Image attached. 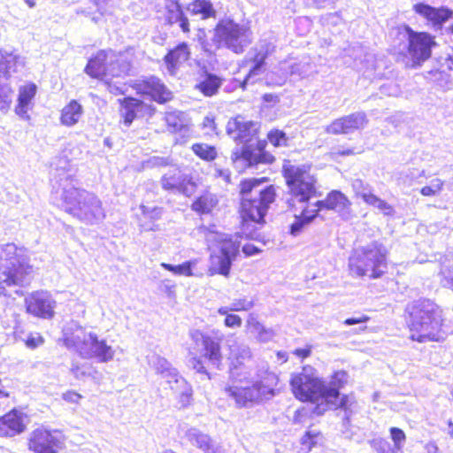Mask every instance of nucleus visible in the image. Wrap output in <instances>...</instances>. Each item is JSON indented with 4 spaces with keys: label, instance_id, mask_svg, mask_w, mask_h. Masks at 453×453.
<instances>
[{
    "label": "nucleus",
    "instance_id": "774afa93",
    "mask_svg": "<svg viewBox=\"0 0 453 453\" xmlns=\"http://www.w3.org/2000/svg\"><path fill=\"white\" fill-rule=\"evenodd\" d=\"M443 186V181L441 179H433L430 182L429 187L434 190V192L437 194L439 193Z\"/></svg>",
    "mask_w": 453,
    "mask_h": 453
},
{
    "label": "nucleus",
    "instance_id": "864d4df0",
    "mask_svg": "<svg viewBox=\"0 0 453 453\" xmlns=\"http://www.w3.org/2000/svg\"><path fill=\"white\" fill-rule=\"evenodd\" d=\"M254 303L252 301H249L246 298L234 299L229 309L231 311H249L253 307Z\"/></svg>",
    "mask_w": 453,
    "mask_h": 453
},
{
    "label": "nucleus",
    "instance_id": "79ce46f5",
    "mask_svg": "<svg viewBox=\"0 0 453 453\" xmlns=\"http://www.w3.org/2000/svg\"><path fill=\"white\" fill-rule=\"evenodd\" d=\"M161 266L176 275H185V276H191L193 274L192 273V266L193 263L191 261H186L181 265H173L167 263H162Z\"/></svg>",
    "mask_w": 453,
    "mask_h": 453
},
{
    "label": "nucleus",
    "instance_id": "4be33fe9",
    "mask_svg": "<svg viewBox=\"0 0 453 453\" xmlns=\"http://www.w3.org/2000/svg\"><path fill=\"white\" fill-rule=\"evenodd\" d=\"M161 184L165 190L185 196H189L194 189V184L177 169L164 174L161 178Z\"/></svg>",
    "mask_w": 453,
    "mask_h": 453
},
{
    "label": "nucleus",
    "instance_id": "13d9d810",
    "mask_svg": "<svg viewBox=\"0 0 453 453\" xmlns=\"http://www.w3.org/2000/svg\"><path fill=\"white\" fill-rule=\"evenodd\" d=\"M380 90L382 95L387 96H397L399 92L398 88L393 83L384 84L380 86Z\"/></svg>",
    "mask_w": 453,
    "mask_h": 453
},
{
    "label": "nucleus",
    "instance_id": "b1692460",
    "mask_svg": "<svg viewBox=\"0 0 453 453\" xmlns=\"http://www.w3.org/2000/svg\"><path fill=\"white\" fill-rule=\"evenodd\" d=\"M413 10L438 28L453 17L452 10L443 6L436 8L425 3L414 4Z\"/></svg>",
    "mask_w": 453,
    "mask_h": 453
},
{
    "label": "nucleus",
    "instance_id": "338daca9",
    "mask_svg": "<svg viewBox=\"0 0 453 453\" xmlns=\"http://www.w3.org/2000/svg\"><path fill=\"white\" fill-rule=\"evenodd\" d=\"M293 353L298 357L305 358L311 355V347H307L304 349H296Z\"/></svg>",
    "mask_w": 453,
    "mask_h": 453
},
{
    "label": "nucleus",
    "instance_id": "8fccbe9b",
    "mask_svg": "<svg viewBox=\"0 0 453 453\" xmlns=\"http://www.w3.org/2000/svg\"><path fill=\"white\" fill-rule=\"evenodd\" d=\"M92 366L89 364L77 365L73 364L71 368L72 374L78 380H83L91 375Z\"/></svg>",
    "mask_w": 453,
    "mask_h": 453
},
{
    "label": "nucleus",
    "instance_id": "f03ea898",
    "mask_svg": "<svg viewBox=\"0 0 453 453\" xmlns=\"http://www.w3.org/2000/svg\"><path fill=\"white\" fill-rule=\"evenodd\" d=\"M69 162L61 157L51 178V200L81 221L94 225L101 222L104 210L101 200L92 192L76 188Z\"/></svg>",
    "mask_w": 453,
    "mask_h": 453
},
{
    "label": "nucleus",
    "instance_id": "2eb2a0df",
    "mask_svg": "<svg viewBox=\"0 0 453 453\" xmlns=\"http://www.w3.org/2000/svg\"><path fill=\"white\" fill-rule=\"evenodd\" d=\"M408 40V52L415 64H420L431 56L432 47L436 43L434 37L425 32L413 31L409 26H404Z\"/></svg>",
    "mask_w": 453,
    "mask_h": 453
},
{
    "label": "nucleus",
    "instance_id": "e433bc0d",
    "mask_svg": "<svg viewBox=\"0 0 453 453\" xmlns=\"http://www.w3.org/2000/svg\"><path fill=\"white\" fill-rule=\"evenodd\" d=\"M363 200L369 205L378 208L384 215L391 216L395 213L394 208L386 201L380 199L372 193H363L361 195Z\"/></svg>",
    "mask_w": 453,
    "mask_h": 453
},
{
    "label": "nucleus",
    "instance_id": "49530a36",
    "mask_svg": "<svg viewBox=\"0 0 453 453\" xmlns=\"http://www.w3.org/2000/svg\"><path fill=\"white\" fill-rule=\"evenodd\" d=\"M371 448L377 453H397L389 441L383 438H374L369 441Z\"/></svg>",
    "mask_w": 453,
    "mask_h": 453
},
{
    "label": "nucleus",
    "instance_id": "6e6d98bb",
    "mask_svg": "<svg viewBox=\"0 0 453 453\" xmlns=\"http://www.w3.org/2000/svg\"><path fill=\"white\" fill-rule=\"evenodd\" d=\"M242 320L240 316L235 314H228L225 318L224 324L227 327H240Z\"/></svg>",
    "mask_w": 453,
    "mask_h": 453
},
{
    "label": "nucleus",
    "instance_id": "6e6552de",
    "mask_svg": "<svg viewBox=\"0 0 453 453\" xmlns=\"http://www.w3.org/2000/svg\"><path fill=\"white\" fill-rule=\"evenodd\" d=\"M387 248L377 241L357 248L349 258V271L357 277L380 278L387 269Z\"/></svg>",
    "mask_w": 453,
    "mask_h": 453
},
{
    "label": "nucleus",
    "instance_id": "f8f14e48",
    "mask_svg": "<svg viewBox=\"0 0 453 453\" xmlns=\"http://www.w3.org/2000/svg\"><path fill=\"white\" fill-rule=\"evenodd\" d=\"M216 241L219 244V253L211 255L209 274H220L228 277L233 262L240 253V236L238 234H218Z\"/></svg>",
    "mask_w": 453,
    "mask_h": 453
},
{
    "label": "nucleus",
    "instance_id": "5701e85b",
    "mask_svg": "<svg viewBox=\"0 0 453 453\" xmlns=\"http://www.w3.org/2000/svg\"><path fill=\"white\" fill-rule=\"evenodd\" d=\"M271 51L270 44H260L259 47L253 49L250 54H252L250 61L252 66L249 73L242 82L241 87L244 89L249 83H254V77L260 75L265 69V59L268 58Z\"/></svg>",
    "mask_w": 453,
    "mask_h": 453
},
{
    "label": "nucleus",
    "instance_id": "bb28decb",
    "mask_svg": "<svg viewBox=\"0 0 453 453\" xmlns=\"http://www.w3.org/2000/svg\"><path fill=\"white\" fill-rule=\"evenodd\" d=\"M185 438L192 445L202 450L203 453H220L219 445L211 437L196 427L188 429Z\"/></svg>",
    "mask_w": 453,
    "mask_h": 453
},
{
    "label": "nucleus",
    "instance_id": "dca6fc26",
    "mask_svg": "<svg viewBox=\"0 0 453 453\" xmlns=\"http://www.w3.org/2000/svg\"><path fill=\"white\" fill-rule=\"evenodd\" d=\"M65 446V436L58 430L37 428L30 437V449L35 453H58Z\"/></svg>",
    "mask_w": 453,
    "mask_h": 453
},
{
    "label": "nucleus",
    "instance_id": "f704fd0d",
    "mask_svg": "<svg viewBox=\"0 0 453 453\" xmlns=\"http://www.w3.org/2000/svg\"><path fill=\"white\" fill-rule=\"evenodd\" d=\"M186 10L192 15H199L202 19L216 15V11L210 0H194L187 5Z\"/></svg>",
    "mask_w": 453,
    "mask_h": 453
},
{
    "label": "nucleus",
    "instance_id": "09e8293b",
    "mask_svg": "<svg viewBox=\"0 0 453 453\" xmlns=\"http://www.w3.org/2000/svg\"><path fill=\"white\" fill-rule=\"evenodd\" d=\"M267 138L269 142L275 147H281L287 145L288 138L286 136V134L281 130H271L267 134Z\"/></svg>",
    "mask_w": 453,
    "mask_h": 453
},
{
    "label": "nucleus",
    "instance_id": "393cba45",
    "mask_svg": "<svg viewBox=\"0 0 453 453\" xmlns=\"http://www.w3.org/2000/svg\"><path fill=\"white\" fill-rule=\"evenodd\" d=\"M118 102L120 105L119 114L123 119V124L127 127L136 118L143 116L148 110L146 104L134 97L127 96L119 99Z\"/></svg>",
    "mask_w": 453,
    "mask_h": 453
},
{
    "label": "nucleus",
    "instance_id": "412c9836",
    "mask_svg": "<svg viewBox=\"0 0 453 453\" xmlns=\"http://www.w3.org/2000/svg\"><path fill=\"white\" fill-rule=\"evenodd\" d=\"M56 301L47 291L30 294V314L50 319L55 315Z\"/></svg>",
    "mask_w": 453,
    "mask_h": 453
},
{
    "label": "nucleus",
    "instance_id": "bf43d9fd",
    "mask_svg": "<svg viewBox=\"0 0 453 453\" xmlns=\"http://www.w3.org/2000/svg\"><path fill=\"white\" fill-rule=\"evenodd\" d=\"M303 4L309 7L321 9L331 3V0H303Z\"/></svg>",
    "mask_w": 453,
    "mask_h": 453
},
{
    "label": "nucleus",
    "instance_id": "5fc2aeb1",
    "mask_svg": "<svg viewBox=\"0 0 453 453\" xmlns=\"http://www.w3.org/2000/svg\"><path fill=\"white\" fill-rule=\"evenodd\" d=\"M251 326L253 330L257 333L261 342H268V337H264V334H270V329L265 328V326L258 321L253 322Z\"/></svg>",
    "mask_w": 453,
    "mask_h": 453
},
{
    "label": "nucleus",
    "instance_id": "603ef678",
    "mask_svg": "<svg viewBox=\"0 0 453 453\" xmlns=\"http://www.w3.org/2000/svg\"><path fill=\"white\" fill-rule=\"evenodd\" d=\"M188 366L195 370L197 373H200L201 375L204 376L207 380L211 379L210 373L208 372L207 369L205 368L203 360L201 357H191L188 360Z\"/></svg>",
    "mask_w": 453,
    "mask_h": 453
},
{
    "label": "nucleus",
    "instance_id": "a211bd4d",
    "mask_svg": "<svg viewBox=\"0 0 453 453\" xmlns=\"http://www.w3.org/2000/svg\"><path fill=\"white\" fill-rule=\"evenodd\" d=\"M367 123L366 114L364 111H357L336 119L326 127V132L332 134H349L363 129Z\"/></svg>",
    "mask_w": 453,
    "mask_h": 453
},
{
    "label": "nucleus",
    "instance_id": "423d86ee",
    "mask_svg": "<svg viewBox=\"0 0 453 453\" xmlns=\"http://www.w3.org/2000/svg\"><path fill=\"white\" fill-rule=\"evenodd\" d=\"M409 314V326L413 341L424 342L438 341L437 332L441 326L439 307L429 299H418L406 307Z\"/></svg>",
    "mask_w": 453,
    "mask_h": 453
},
{
    "label": "nucleus",
    "instance_id": "c85d7f7f",
    "mask_svg": "<svg viewBox=\"0 0 453 453\" xmlns=\"http://www.w3.org/2000/svg\"><path fill=\"white\" fill-rule=\"evenodd\" d=\"M109 50H99L85 66L84 72L91 78L103 80L106 76Z\"/></svg>",
    "mask_w": 453,
    "mask_h": 453
},
{
    "label": "nucleus",
    "instance_id": "f257e3e1",
    "mask_svg": "<svg viewBox=\"0 0 453 453\" xmlns=\"http://www.w3.org/2000/svg\"><path fill=\"white\" fill-rule=\"evenodd\" d=\"M347 378L346 372L338 371L326 384L318 377L312 366L305 365L300 372L292 375L290 385L296 398L317 403L313 410L315 414L322 415L327 409L340 408L344 411L343 421L348 422L357 403L352 395L340 396V389L347 382Z\"/></svg>",
    "mask_w": 453,
    "mask_h": 453
},
{
    "label": "nucleus",
    "instance_id": "37998d69",
    "mask_svg": "<svg viewBox=\"0 0 453 453\" xmlns=\"http://www.w3.org/2000/svg\"><path fill=\"white\" fill-rule=\"evenodd\" d=\"M172 158L170 157L152 156L147 160L142 162L144 169H152L156 167H164L172 165Z\"/></svg>",
    "mask_w": 453,
    "mask_h": 453
},
{
    "label": "nucleus",
    "instance_id": "72a5a7b5",
    "mask_svg": "<svg viewBox=\"0 0 453 453\" xmlns=\"http://www.w3.org/2000/svg\"><path fill=\"white\" fill-rule=\"evenodd\" d=\"M231 355L234 358L230 366V375L238 379L241 374L238 372L239 366L251 357L250 349L245 344H240L235 349H231Z\"/></svg>",
    "mask_w": 453,
    "mask_h": 453
},
{
    "label": "nucleus",
    "instance_id": "a878e982",
    "mask_svg": "<svg viewBox=\"0 0 453 453\" xmlns=\"http://www.w3.org/2000/svg\"><path fill=\"white\" fill-rule=\"evenodd\" d=\"M191 51L187 42H182L170 50L164 61L171 75H175L178 69L190 58Z\"/></svg>",
    "mask_w": 453,
    "mask_h": 453
},
{
    "label": "nucleus",
    "instance_id": "4d7b16f0",
    "mask_svg": "<svg viewBox=\"0 0 453 453\" xmlns=\"http://www.w3.org/2000/svg\"><path fill=\"white\" fill-rule=\"evenodd\" d=\"M319 434L313 433L312 431H308L302 438V444L307 445L309 449H311V446L317 443V437Z\"/></svg>",
    "mask_w": 453,
    "mask_h": 453
},
{
    "label": "nucleus",
    "instance_id": "ddd939ff",
    "mask_svg": "<svg viewBox=\"0 0 453 453\" xmlns=\"http://www.w3.org/2000/svg\"><path fill=\"white\" fill-rule=\"evenodd\" d=\"M152 365L158 374L166 380L171 388L180 395V403L182 407L190 404L193 390L187 380L179 374L172 365L160 356L152 357Z\"/></svg>",
    "mask_w": 453,
    "mask_h": 453
},
{
    "label": "nucleus",
    "instance_id": "cd10ccee",
    "mask_svg": "<svg viewBox=\"0 0 453 453\" xmlns=\"http://www.w3.org/2000/svg\"><path fill=\"white\" fill-rule=\"evenodd\" d=\"M314 206L317 207L316 210H318V211L322 209H326L342 213L350 206V202L341 191L333 190L327 194L326 199L317 201Z\"/></svg>",
    "mask_w": 453,
    "mask_h": 453
},
{
    "label": "nucleus",
    "instance_id": "4468645a",
    "mask_svg": "<svg viewBox=\"0 0 453 453\" xmlns=\"http://www.w3.org/2000/svg\"><path fill=\"white\" fill-rule=\"evenodd\" d=\"M24 68V62L19 56L7 50H0V108L4 109L10 104L11 88L8 81L13 73Z\"/></svg>",
    "mask_w": 453,
    "mask_h": 453
},
{
    "label": "nucleus",
    "instance_id": "0e129e2a",
    "mask_svg": "<svg viewBox=\"0 0 453 453\" xmlns=\"http://www.w3.org/2000/svg\"><path fill=\"white\" fill-rule=\"evenodd\" d=\"M242 251L246 256H253L257 254L260 250L253 244H245L242 247Z\"/></svg>",
    "mask_w": 453,
    "mask_h": 453
},
{
    "label": "nucleus",
    "instance_id": "1a4fd4ad",
    "mask_svg": "<svg viewBox=\"0 0 453 453\" xmlns=\"http://www.w3.org/2000/svg\"><path fill=\"white\" fill-rule=\"evenodd\" d=\"M212 42L217 49L226 48L235 54H242L252 42V33L245 25L231 19H222L214 28Z\"/></svg>",
    "mask_w": 453,
    "mask_h": 453
},
{
    "label": "nucleus",
    "instance_id": "9d476101",
    "mask_svg": "<svg viewBox=\"0 0 453 453\" xmlns=\"http://www.w3.org/2000/svg\"><path fill=\"white\" fill-rule=\"evenodd\" d=\"M309 170L310 167L306 165L289 163L283 165V176L291 195V199L288 201L289 205H294L296 202L307 203L311 198L317 196L316 180Z\"/></svg>",
    "mask_w": 453,
    "mask_h": 453
},
{
    "label": "nucleus",
    "instance_id": "0eeeda50",
    "mask_svg": "<svg viewBox=\"0 0 453 453\" xmlns=\"http://www.w3.org/2000/svg\"><path fill=\"white\" fill-rule=\"evenodd\" d=\"M252 385L249 387H228L226 393L234 400L239 408H250L263 401L270 400L276 395L275 387L278 377L275 373L262 367L252 377Z\"/></svg>",
    "mask_w": 453,
    "mask_h": 453
},
{
    "label": "nucleus",
    "instance_id": "c9c22d12",
    "mask_svg": "<svg viewBox=\"0 0 453 453\" xmlns=\"http://www.w3.org/2000/svg\"><path fill=\"white\" fill-rule=\"evenodd\" d=\"M165 19L170 25L177 24L183 33L189 32V21L182 7L166 11Z\"/></svg>",
    "mask_w": 453,
    "mask_h": 453
},
{
    "label": "nucleus",
    "instance_id": "e2e57ef3",
    "mask_svg": "<svg viewBox=\"0 0 453 453\" xmlns=\"http://www.w3.org/2000/svg\"><path fill=\"white\" fill-rule=\"evenodd\" d=\"M369 319H370L368 316L363 315V316L357 317V318H355V317L349 318V319H345L344 324L346 326H352V325L360 324V323H366Z\"/></svg>",
    "mask_w": 453,
    "mask_h": 453
},
{
    "label": "nucleus",
    "instance_id": "680f3d73",
    "mask_svg": "<svg viewBox=\"0 0 453 453\" xmlns=\"http://www.w3.org/2000/svg\"><path fill=\"white\" fill-rule=\"evenodd\" d=\"M81 398V395L74 391H67L63 394V399L68 403H76Z\"/></svg>",
    "mask_w": 453,
    "mask_h": 453
},
{
    "label": "nucleus",
    "instance_id": "9b49d317",
    "mask_svg": "<svg viewBox=\"0 0 453 453\" xmlns=\"http://www.w3.org/2000/svg\"><path fill=\"white\" fill-rule=\"evenodd\" d=\"M22 253L14 243L0 246V295H5L7 287L22 285L25 275Z\"/></svg>",
    "mask_w": 453,
    "mask_h": 453
},
{
    "label": "nucleus",
    "instance_id": "69168bd1",
    "mask_svg": "<svg viewBox=\"0 0 453 453\" xmlns=\"http://www.w3.org/2000/svg\"><path fill=\"white\" fill-rule=\"evenodd\" d=\"M43 338L39 334H30V349H34L43 343Z\"/></svg>",
    "mask_w": 453,
    "mask_h": 453
},
{
    "label": "nucleus",
    "instance_id": "ea45409f",
    "mask_svg": "<svg viewBox=\"0 0 453 453\" xmlns=\"http://www.w3.org/2000/svg\"><path fill=\"white\" fill-rule=\"evenodd\" d=\"M442 285L453 289V256L445 257L441 264Z\"/></svg>",
    "mask_w": 453,
    "mask_h": 453
},
{
    "label": "nucleus",
    "instance_id": "6ab92c4d",
    "mask_svg": "<svg viewBox=\"0 0 453 453\" xmlns=\"http://www.w3.org/2000/svg\"><path fill=\"white\" fill-rule=\"evenodd\" d=\"M106 76L124 80L131 74L132 54L128 50L116 52L109 50Z\"/></svg>",
    "mask_w": 453,
    "mask_h": 453
},
{
    "label": "nucleus",
    "instance_id": "aec40b11",
    "mask_svg": "<svg viewBox=\"0 0 453 453\" xmlns=\"http://www.w3.org/2000/svg\"><path fill=\"white\" fill-rule=\"evenodd\" d=\"M137 89L141 94L149 96L158 104L166 103L173 98L172 92L160 79L155 76H150L141 81L137 84Z\"/></svg>",
    "mask_w": 453,
    "mask_h": 453
},
{
    "label": "nucleus",
    "instance_id": "39448f33",
    "mask_svg": "<svg viewBox=\"0 0 453 453\" xmlns=\"http://www.w3.org/2000/svg\"><path fill=\"white\" fill-rule=\"evenodd\" d=\"M265 179H248L240 185V214L243 229L251 223L263 224L269 206L275 200V188L273 185L262 187Z\"/></svg>",
    "mask_w": 453,
    "mask_h": 453
},
{
    "label": "nucleus",
    "instance_id": "3c124183",
    "mask_svg": "<svg viewBox=\"0 0 453 453\" xmlns=\"http://www.w3.org/2000/svg\"><path fill=\"white\" fill-rule=\"evenodd\" d=\"M140 209L142 211V215L144 218L151 219L153 221L161 219L163 215V208L162 207H149L146 205L142 204L140 206Z\"/></svg>",
    "mask_w": 453,
    "mask_h": 453
},
{
    "label": "nucleus",
    "instance_id": "a18cd8bd",
    "mask_svg": "<svg viewBox=\"0 0 453 453\" xmlns=\"http://www.w3.org/2000/svg\"><path fill=\"white\" fill-rule=\"evenodd\" d=\"M111 77H104L101 80L105 85L107 90L115 96L123 95L127 90L126 84L119 81H113Z\"/></svg>",
    "mask_w": 453,
    "mask_h": 453
},
{
    "label": "nucleus",
    "instance_id": "58836bf2",
    "mask_svg": "<svg viewBox=\"0 0 453 453\" xmlns=\"http://www.w3.org/2000/svg\"><path fill=\"white\" fill-rule=\"evenodd\" d=\"M191 149L195 155L205 161H212L217 157L216 148L206 143H195Z\"/></svg>",
    "mask_w": 453,
    "mask_h": 453
},
{
    "label": "nucleus",
    "instance_id": "7ed1b4c3",
    "mask_svg": "<svg viewBox=\"0 0 453 453\" xmlns=\"http://www.w3.org/2000/svg\"><path fill=\"white\" fill-rule=\"evenodd\" d=\"M259 124L246 120L238 116L228 120L226 133L236 142L242 143L241 150L233 151L231 158L234 163L242 162L245 167H254L259 164H269L274 157L259 146L257 131Z\"/></svg>",
    "mask_w": 453,
    "mask_h": 453
},
{
    "label": "nucleus",
    "instance_id": "473e14b6",
    "mask_svg": "<svg viewBox=\"0 0 453 453\" xmlns=\"http://www.w3.org/2000/svg\"><path fill=\"white\" fill-rule=\"evenodd\" d=\"M223 79L215 73L204 72L203 79L196 85V88L206 96L216 95L221 87Z\"/></svg>",
    "mask_w": 453,
    "mask_h": 453
},
{
    "label": "nucleus",
    "instance_id": "4c0bfd02",
    "mask_svg": "<svg viewBox=\"0 0 453 453\" xmlns=\"http://www.w3.org/2000/svg\"><path fill=\"white\" fill-rule=\"evenodd\" d=\"M97 8L98 14H93L91 20L98 23L103 16L112 15L114 12V0H91Z\"/></svg>",
    "mask_w": 453,
    "mask_h": 453
},
{
    "label": "nucleus",
    "instance_id": "c756f323",
    "mask_svg": "<svg viewBox=\"0 0 453 453\" xmlns=\"http://www.w3.org/2000/svg\"><path fill=\"white\" fill-rule=\"evenodd\" d=\"M24 428L22 416L15 410L0 418V436H14Z\"/></svg>",
    "mask_w": 453,
    "mask_h": 453
},
{
    "label": "nucleus",
    "instance_id": "20e7f679",
    "mask_svg": "<svg viewBox=\"0 0 453 453\" xmlns=\"http://www.w3.org/2000/svg\"><path fill=\"white\" fill-rule=\"evenodd\" d=\"M70 351H73L84 359L96 358L100 363H108L114 357L115 351L104 339L88 331L75 321L67 323L58 340Z\"/></svg>",
    "mask_w": 453,
    "mask_h": 453
},
{
    "label": "nucleus",
    "instance_id": "a19ab883",
    "mask_svg": "<svg viewBox=\"0 0 453 453\" xmlns=\"http://www.w3.org/2000/svg\"><path fill=\"white\" fill-rule=\"evenodd\" d=\"M28 110V88L27 86H22L19 89L18 98V105L15 108V112L21 118L27 119V115Z\"/></svg>",
    "mask_w": 453,
    "mask_h": 453
},
{
    "label": "nucleus",
    "instance_id": "c03bdc74",
    "mask_svg": "<svg viewBox=\"0 0 453 453\" xmlns=\"http://www.w3.org/2000/svg\"><path fill=\"white\" fill-rule=\"evenodd\" d=\"M167 127L171 132L176 133L186 129V127L177 112H170L165 116Z\"/></svg>",
    "mask_w": 453,
    "mask_h": 453
},
{
    "label": "nucleus",
    "instance_id": "de8ad7c7",
    "mask_svg": "<svg viewBox=\"0 0 453 453\" xmlns=\"http://www.w3.org/2000/svg\"><path fill=\"white\" fill-rule=\"evenodd\" d=\"M390 435L391 439L394 441L393 449H395V451H397V453H400L402 451L403 445L406 439L404 432L398 427H391Z\"/></svg>",
    "mask_w": 453,
    "mask_h": 453
},
{
    "label": "nucleus",
    "instance_id": "f3484780",
    "mask_svg": "<svg viewBox=\"0 0 453 453\" xmlns=\"http://www.w3.org/2000/svg\"><path fill=\"white\" fill-rule=\"evenodd\" d=\"M191 338L196 345L203 346V357L215 367L219 368L223 356L221 353V336H212L204 334L200 331H194L191 333Z\"/></svg>",
    "mask_w": 453,
    "mask_h": 453
},
{
    "label": "nucleus",
    "instance_id": "052dcab7",
    "mask_svg": "<svg viewBox=\"0 0 453 453\" xmlns=\"http://www.w3.org/2000/svg\"><path fill=\"white\" fill-rule=\"evenodd\" d=\"M192 209L202 213H206L209 211L207 203L202 198H199L194 202L192 204Z\"/></svg>",
    "mask_w": 453,
    "mask_h": 453
},
{
    "label": "nucleus",
    "instance_id": "2f4dec72",
    "mask_svg": "<svg viewBox=\"0 0 453 453\" xmlns=\"http://www.w3.org/2000/svg\"><path fill=\"white\" fill-rule=\"evenodd\" d=\"M83 114V108L76 100H72L62 111L60 120L64 126L72 127L78 123Z\"/></svg>",
    "mask_w": 453,
    "mask_h": 453
},
{
    "label": "nucleus",
    "instance_id": "7c9ffc66",
    "mask_svg": "<svg viewBox=\"0 0 453 453\" xmlns=\"http://www.w3.org/2000/svg\"><path fill=\"white\" fill-rule=\"evenodd\" d=\"M318 217V210L305 207L299 216H295L294 222L290 225L289 233L293 236L300 234L303 229Z\"/></svg>",
    "mask_w": 453,
    "mask_h": 453
}]
</instances>
